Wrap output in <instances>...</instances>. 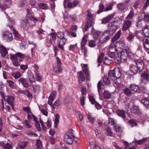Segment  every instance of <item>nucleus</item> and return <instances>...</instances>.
<instances>
[{"label":"nucleus","instance_id":"9b49d317","mask_svg":"<svg viewBox=\"0 0 149 149\" xmlns=\"http://www.w3.org/2000/svg\"><path fill=\"white\" fill-rule=\"evenodd\" d=\"M63 137L64 141L67 144L71 145L73 142V139L68 135L65 134Z\"/></svg>","mask_w":149,"mask_h":149},{"label":"nucleus","instance_id":"0e129e2a","mask_svg":"<svg viewBox=\"0 0 149 149\" xmlns=\"http://www.w3.org/2000/svg\"><path fill=\"white\" fill-rule=\"evenodd\" d=\"M17 58H20L21 59H23L25 58V55L24 54H22L20 52H17Z\"/></svg>","mask_w":149,"mask_h":149},{"label":"nucleus","instance_id":"09e8293b","mask_svg":"<svg viewBox=\"0 0 149 149\" xmlns=\"http://www.w3.org/2000/svg\"><path fill=\"white\" fill-rule=\"evenodd\" d=\"M36 146L37 148L36 149H40L42 147L41 142L39 139L36 140Z\"/></svg>","mask_w":149,"mask_h":149},{"label":"nucleus","instance_id":"a878e982","mask_svg":"<svg viewBox=\"0 0 149 149\" xmlns=\"http://www.w3.org/2000/svg\"><path fill=\"white\" fill-rule=\"evenodd\" d=\"M142 31V33L144 35L145 37L149 38V29L148 28V26L146 25V26L143 27Z\"/></svg>","mask_w":149,"mask_h":149},{"label":"nucleus","instance_id":"2f4dec72","mask_svg":"<svg viewBox=\"0 0 149 149\" xmlns=\"http://www.w3.org/2000/svg\"><path fill=\"white\" fill-rule=\"evenodd\" d=\"M121 35V32L120 30L119 31L114 35L111 39L112 42H114L116 40H118L120 37Z\"/></svg>","mask_w":149,"mask_h":149},{"label":"nucleus","instance_id":"f257e3e1","mask_svg":"<svg viewBox=\"0 0 149 149\" xmlns=\"http://www.w3.org/2000/svg\"><path fill=\"white\" fill-rule=\"evenodd\" d=\"M111 30L113 29L108 28L102 34L100 38V41L101 43H104L110 39V36L113 34V33Z\"/></svg>","mask_w":149,"mask_h":149},{"label":"nucleus","instance_id":"f8f14e48","mask_svg":"<svg viewBox=\"0 0 149 149\" xmlns=\"http://www.w3.org/2000/svg\"><path fill=\"white\" fill-rule=\"evenodd\" d=\"M18 81L19 84L21 83L23 86L25 88H28L29 86V84L26 81V79L20 78L18 80Z\"/></svg>","mask_w":149,"mask_h":149},{"label":"nucleus","instance_id":"7c9ffc66","mask_svg":"<svg viewBox=\"0 0 149 149\" xmlns=\"http://www.w3.org/2000/svg\"><path fill=\"white\" fill-rule=\"evenodd\" d=\"M128 123L132 127L136 126L138 125L137 121L135 119H132L129 120L128 121Z\"/></svg>","mask_w":149,"mask_h":149},{"label":"nucleus","instance_id":"20e7f679","mask_svg":"<svg viewBox=\"0 0 149 149\" xmlns=\"http://www.w3.org/2000/svg\"><path fill=\"white\" fill-rule=\"evenodd\" d=\"M132 21L130 19H126L123 24V26L122 28V31H125L128 30L132 25Z\"/></svg>","mask_w":149,"mask_h":149},{"label":"nucleus","instance_id":"ea45409f","mask_svg":"<svg viewBox=\"0 0 149 149\" xmlns=\"http://www.w3.org/2000/svg\"><path fill=\"white\" fill-rule=\"evenodd\" d=\"M55 118L54 126L55 127H56L59 122V115L58 113L56 114L55 115Z\"/></svg>","mask_w":149,"mask_h":149},{"label":"nucleus","instance_id":"72a5a7b5","mask_svg":"<svg viewBox=\"0 0 149 149\" xmlns=\"http://www.w3.org/2000/svg\"><path fill=\"white\" fill-rule=\"evenodd\" d=\"M134 15V10L132 8H131V9L129 13L126 17V19L132 20Z\"/></svg>","mask_w":149,"mask_h":149},{"label":"nucleus","instance_id":"c85d7f7f","mask_svg":"<svg viewBox=\"0 0 149 149\" xmlns=\"http://www.w3.org/2000/svg\"><path fill=\"white\" fill-rule=\"evenodd\" d=\"M122 91L125 95L128 97H130L132 95V92L130 88L126 87L123 89Z\"/></svg>","mask_w":149,"mask_h":149},{"label":"nucleus","instance_id":"bb28decb","mask_svg":"<svg viewBox=\"0 0 149 149\" xmlns=\"http://www.w3.org/2000/svg\"><path fill=\"white\" fill-rule=\"evenodd\" d=\"M144 25H145V26L146 25V24H145L144 20L139 19V16L138 18V21L137 22L136 24L137 27L139 28H141L144 26Z\"/></svg>","mask_w":149,"mask_h":149},{"label":"nucleus","instance_id":"4be33fe9","mask_svg":"<svg viewBox=\"0 0 149 149\" xmlns=\"http://www.w3.org/2000/svg\"><path fill=\"white\" fill-rule=\"evenodd\" d=\"M116 113L119 116L121 117L125 120L126 116L125 112L124 111L118 109L116 110Z\"/></svg>","mask_w":149,"mask_h":149},{"label":"nucleus","instance_id":"13d9d810","mask_svg":"<svg viewBox=\"0 0 149 149\" xmlns=\"http://www.w3.org/2000/svg\"><path fill=\"white\" fill-rule=\"evenodd\" d=\"M106 130L107 132V134L108 136H112L113 133L111 131V129L109 127H107L106 129Z\"/></svg>","mask_w":149,"mask_h":149},{"label":"nucleus","instance_id":"49530a36","mask_svg":"<svg viewBox=\"0 0 149 149\" xmlns=\"http://www.w3.org/2000/svg\"><path fill=\"white\" fill-rule=\"evenodd\" d=\"M147 140V138H144L143 139L136 141H135V143L136 144H138V145H140L141 144L143 143H144Z\"/></svg>","mask_w":149,"mask_h":149},{"label":"nucleus","instance_id":"79ce46f5","mask_svg":"<svg viewBox=\"0 0 149 149\" xmlns=\"http://www.w3.org/2000/svg\"><path fill=\"white\" fill-rule=\"evenodd\" d=\"M15 100V98L12 96H9L8 97L6 101L8 102V104H13L14 101Z\"/></svg>","mask_w":149,"mask_h":149},{"label":"nucleus","instance_id":"69168bd1","mask_svg":"<svg viewBox=\"0 0 149 149\" xmlns=\"http://www.w3.org/2000/svg\"><path fill=\"white\" fill-rule=\"evenodd\" d=\"M35 126L37 129L39 131H40L41 130V129L40 126V124L39 122L37 121L35 123Z\"/></svg>","mask_w":149,"mask_h":149},{"label":"nucleus","instance_id":"de8ad7c7","mask_svg":"<svg viewBox=\"0 0 149 149\" xmlns=\"http://www.w3.org/2000/svg\"><path fill=\"white\" fill-rule=\"evenodd\" d=\"M96 45V42L93 40H91L88 42V46L90 47H94Z\"/></svg>","mask_w":149,"mask_h":149},{"label":"nucleus","instance_id":"f3484780","mask_svg":"<svg viewBox=\"0 0 149 149\" xmlns=\"http://www.w3.org/2000/svg\"><path fill=\"white\" fill-rule=\"evenodd\" d=\"M28 76L29 78V82L32 84L35 81L33 74L31 70H29L27 72Z\"/></svg>","mask_w":149,"mask_h":149},{"label":"nucleus","instance_id":"f03ea898","mask_svg":"<svg viewBox=\"0 0 149 149\" xmlns=\"http://www.w3.org/2000/svg\"><path fill=\"white\" fill-rule=\"evenodd\" d=\"M6 15L7 16V17L8 18V22L9 23L7 24V26L9 27L11 30L13 31V32L14 34L15 37L17 38H19L20 37V35L14 29L13 25L15 24V22L11 18H9V16H8L6 12H4Z\"/></svg>","mask_w":149,"mask_h":149},{"label":"nucleus","instance_id":"4c0bfd02","mask_svg":"<svg viewBox=\"0 0 149 149\" xmlns=\"http://www.w3.org/2000/svg\"><path fill=\"white\" fill-rule=\"evenodd\" d=\"M11 75L15 79H18L21 76V73L19 71L13 72L11 73Z\"/></svg>","mask_w":149,"mask_h":149},{"label":"nucleus","instance_id":"c03bdc74","mask_svg":"<svg viewBox=\"0 0 149 149\" xmlns=\"http://www.w3.org/2000/svg\"><path fill=\"white\" fill-rule=\"evenodd\" d=\"M92 26V22L91 21H88L87 22L85 26V30L86 31H88V29Z\"/></svg>","mask_w":149,"mask_h":149},{"label":"nucleus","instance_id":"39448f33","mask_svg":"<svg viewBox=\"0 0 149 149\" xmlns=\"http://www.w3.org/2000/svg\"><path fill=\"white\" fill-rule=\"evenodd\" d=\"M135 64L139 70V72H141L144 69V63L141 60H135Z\"/></svg>","mask_w":149,"mask_h":149},{"label":"nucleus","instance_id":"412c9836","mask_svg":"<svg viewBox=\"0 0 149 149\" xmlns=\"http://www.w3.org/2000/svg\"><path fill=\"white\" fill-rule=\"evenodd\" d=\"M141 80L148 81L149 80V74L147 72H144L142 73L141 75Z\"/></svg>","mask_w":149,"mask_h":149},{"label":"nucleus","instance_id":"c9c22d12","mask_svg":"<svg viewBox=\"0 0 149 149\" xmlns=\"http://www.w3.org/2000/svg\"><path fill=\"white\" fill-rule=\"evenodd\" d=\"M103 96L104 99H108L111 97V94L108 91L105 90L103 93Z\"/></svg>","mask_w":149,"mask_h":149},{"label":"nucleus","instance_id":"864d4df0","mask_svg":"<svg viewBox=\"0 0 149 149\" xmlns=\"http://www.w3.org/2000/svg\"><path fill=\"white\" fill-rule=\"evenodd\" d=\"M35 76L36 77V79L38 81H41L42 78L40 74L38 72H35Z\"/></svg>","mask_w":149,"mask_h":149},{"label":"nucleus","instance_id":"1a4fd4ad","mask_svg":"<svg viewBox=\"0 0 149 149\" xmlns=\"http://www.w3.org/2000/svg\"><path fill=\"white\" fill-rule=\"evenodd\" d=\"M56 93L55 91H54L49 96L48 104L51 106L53 101L54 100L56 96Z\"/></svg>","mask_w":149,"mask_h":149},{"label":"nucleus","instance_id":"b1692460","mask_svg":"<svg viewBox=\"0 0 149 149\" xmlns=\"http://www.w3.org/2000/svg\"><path fill=\"white\" fill-rule=\"evenodd\" d=\"M115 14L113 13L112 14L109 15L107 17L104 18L102 20V23L106 24L109 22L110 19L112 18L114 16Z\"/></svg>","mask_w":149,"mask_h":149},{"label":"nucleus","instance_id":"a211bd4d","mask_svg":"<svg viewBox=\"0 0 149 149\" xmlns=\"http://www.w3.org/2000/svg\"><path fill=\"white\" fill-rule=\"evenodd\" d=\"M121 80L116 79V80H113V83L114 86L116 88H123L124 86V85L121 82Z\"/></svg>","mask_w":149,"mask_h":149},{"label":"nucleus","instance_id":"6e6d98bb","mask_svg":"<svg viewBox=\"0 0 149 149\" xmlns=\"http://www.w3.org/2000/svg\"><path fill=\"white\" fill-rule=\"evenodd\" d=\"M10 59L12 60L15 61L18 60L17 55V53L15 54H10Z\"/></svg>","mask_w":149,"mask_h":149},{"label":"nucleus","instance_id":"0eeeda50","mask_svg":"<svg viewBox=\"0 0 149 149\" xmlns=\"http://www.w3.org/2000/svg\"><path fill=\"white\" fill-rule=\"evenodd\" d=\"M129 71L134 74L139 72V70L135 64H131L130 65Z\"/></svg>","mask_w":149,"mask_h":149},{"label":"nucleus","instance_id":"3c124183","mask_svg":"<svg viewBox=\"0 0 149 149\" xmlns=\"http://www.w3.org/2000/svg\"><path fill=\"white\" fill-rule=\"evenodd\" d=\"M26 145L27 142L24 141L19 143L18 144V146L21 149H23L26 147Z\"/></svg>","mask_w":149,"mask_h":149},{"label":"nucleus","instance_id":"4d7b16f0","mask_svg":"<svg viewBox=\"0 0 149 149\" xmlns=\"http://www.w3.org/2000/svg\"><path fill=\"white\" fill-rule=\"evenodd\" d=\"M134 35L130 33L127 38V40L129 42L132 41L134 39Z\"/></svg>","mask_w":149,"mask_h":149},{"label":"nucleus","instance_id":"a19ab883","mask_svg":"<svg viewBox=\"0 0 149 149\" xmlns=\"http://www.w3.org/2000/svg\"><path fill=\"white\" fill-rule=\"evenodd\" d=\"M99 9L97 12V14H99L104 10V6L102 3H100L99 5Z\"/></svg>","mask_w":149,"mask_h":149},{"label":"nucleus","instance_id":"423d86ee","mask_svg":"<svg viewBox=\"0 0 149 149\" xmlns=\"http://www.w3.org/2000/svg\"><path fill=\"white\" fill-rule=\"evenodd\" d=\"M140 20H143L147 22L149 21V14L146 13L145 12L143 11L139 15Z\"/></svg>","mask_w":149,"mask_h":149},{"label":"nucleus","instance_id":"603ef678","mask_svg":"<svg viewBox=\"0 0 149 149\" xmlns=\"http://www.w3.org/2000/svg\"><path fill=\"white\" fill-rule=\"evenodd\" d=\"M64 32L60 31L57 33L56 36L59 39H61L64 38Z\"/></svg>","mask_w":149,"mask_h":149},{"label":"nucleus","instance_id":"5fc2aeb1","mask_svg":"<svg viewBox=\"0 0 149 149\" xmlns=\"http://www.w3.org/2000/svg\"><path fill=\"white\" fill-rule=\"evenodd\" d=\"M104 54L103 53H102L99 56L97 61L99 63H101L102 61V60L104 57Z\"/></svg>","mask_w":149,"mask_h":149},{"label":"nucleus","instance_id":"6e6552de","mask_svg":"<svg viewBox=\"0 0 149 149\" xmlns=\"http://www.w3.org/2000/svg\"><path fill=\"white\" fill-rule=\"evenodd\" d=\"M3 37L4 40L7 41H9L13 39V36L11 33L8 32H5L3 34Z\"/></svg>","mask_w":149,"mask_h":149},{"label":"nucleus","instance_id":"aec40b11","mask_svg":"<svg viewBox=\"0 0 149 149\" xmlns=\"http://www.w3.org/2000/svg\"><path fill=\"white\" fill-rule=\"evenodd\" d=\"M141 102L145 107L149 108V99L148 98L145 97L143 98L141 100Z\"/></svg>","mask_w":149,"mask_h":149},{"label":"nucleus","instance_id":"680f3d73","mask_svg":"<svg viewBox=\"0 0 149 149\" xmlns=\"http://www.w3.org/2000/svg\"><path fill=\"white\" fill-rule=\"evenodd\" d=\"M115 130L116 132H120L122 131V129L119 126L117 125L114 127Z\"/></svg>","mask_w":149,"mask_h":149},{"label":"nucleus","instance_id":"e2e57ef3","mask_svg":"<svg viewBox=\"0 0 149 149\" xmlns=\"http://www.w3.org/2000/svg\"><path fill=\"white\" fill-rule=\"evenodd\" d=\"M87 118L89 120V122H90L91 123H93L94 122L95 120V118L91 117V115L88 114Z\"/></svg>","mask_w":149,"mask_h":149},{"label":"nucleus","instance_id":"2eb2a0df","mask_svg":"<svg viewBox=\"0 0 149 149\" xmlns=\"http://www.w3.org/2000/svg\"><path fill=\"white\" fill-rule=\"evenodd\" d=\"M27 14L26 15V17L27 18L29 19L31 21H33L34 23H36L38 21L37 19L35 18L33 16H31V14L30 12V10L29 8L27 9Z\"/></svg>","mask_w":149,"mask_h":149},{"label":"nucleus","instance_id":"338daca9","mask_svg":"<svg viewBox=\"0 0 149 149\" xmlns=\"http://www.w3.org/2000/svg\"><path fill=\"white\" fill-rule=\"evenodd\" d=\"M95 134L97 137L100 138L102 136L101 133L100 131L96 130L95 131Z\"/></svg>","mask_w":149,"mask_h":149},{"label":"nucleus","instance_id":"5701e85b","mask_svg":"<svg viewBox=\"0 0 149 149\" xmlns=\"http://www.w3.org/2000/svg\"><path fill=\"white\" fill-rule=\"evenodd\" d=\"M0 146L2 147L4 149H11L12 147V145L8 143H5L3 142L0 143Z\"/></svg>","mask_w":149,"mask_h":149},{"label":"nucleus","instance_id":"8fccbe9b","mask_svg":"<svg viewBox=\"0 0 149 149\" xmlns=\"http://www.w3.org/2000/svg\"><path fill=\"white\" fill-rule=\"evenodd\" d=\"M82 52L83 53L84 57L87 56L88 51L87 48L85 47H81Z\"/></svg>","mask_w":149,"mask_h":149},{"label":"nucleus","instance_id":"774afa93","mask_svg":"<svg viewBox=\"0 0 149 149\" xmlns=\"http://www.w3.org/2000/svg\"><path fill=\"white\" fill-rule=\"evenodd\" d=\"M39 6L41 9H45L47 8V5L43 3H41L38 5Z\"/></svg>","mask_w":149,"mask_h":149},{"label":"nucleus","instance_id":"cd10ccee","mask_svg":"<svg viewBox=\"0 0 149 149\" xmlns=\"http://www.w3.org/2000/svg\"><path fill=\"white\" fill-rule=\"evenodd\" d=\"M57 68L58 71L60 72H61L62 71V69L61 66L62 63L61 60L58 57H56Z\"/></svg>","mask_w":149,"mask_h":149},{"label":"nucleus","instance_id":"dca6fc26","mask_svg":"<svg viewBox=\"0 0 149 149\" xmlns=\"http://www.w3.org/2000/svg\"><path fill=\"white\" fill-rule=\"evenodd\" d=\"M130 111L131 112L139 114L140 113L139 108L138 106L133 105L130 108Z\"/></svg>","mask_w":149,"mask_h":149},{"label":"nucleus","instance_id":"e433bc0d","mask_svg":"<svg viewBox=\"0 0 149 149\" xmlns=\"http://www.w3.org/2000/svg\"><path fill=\"white\" fill-rule=\"evenodd\" d=\"M107 55L111 58H114L116 56L115 53L113 51L111 50L107 51Z\"/></svg>","mask_w":149,"mask_h":149},{"label":"nucleus","instance_id":"58836bf2","mask_svg":"<svg viewBox=\"0 0 149 149\" xmlns=\"http://www.w3.org/2000/svg\"><path fill=\"white\" fill-rule=\"evenodd\" d=\"M103 81L104 84L106 85L110 84L111 83L109 77L106 75H104V76Z\"/></svg>","mask_w":149,"mask_h":149},{"label":"nucleus","instance_id":"a18cd8bd","mask_svg":"<svg viewBox=\"0 0 149 149\" xmlns=\"http://www.w3.org/2000/svg\"><path fill=\"white\" fill-rule=\"evenodd\" d=\"M115 78L116 79L121 80L120 76H121V74L119 70H115Z\"/></svg>","mask_w":149,"mask_h":149},{"label":"nucleus","instance_id":"052dcab7","mask_svg":"<svg viewBox=\"0 0 149 149\" xmlns=\"http://www.w3.org/2000/svg\"><path fill=\"white\" fill-rule=\"evenodd\" d=\"M66 41V39L65 38L60 39L58 40L57 42L58 44H60L62 45H64Z\"/></svg>","mask_w":149,"mask_h":149},{"label":"nucleus","instance_id":"473e14b6","mask_svg":"<svg viewBox=\"0 0 149 149\" xmlns=\"http://www.w3.org/2000/svg\"><path fill=\"white\" fill-rule=\"evenodd\" d=\"M61 104V102L59 100H57L55 102L53 105L52 104L51 106H50L52 107L53 109H58L59 106H60Z\"/></svg>","mask_w":149,"mask_h":149},{"label":"nucleus","instance_id":"9d476101","mask_svg":"<svg viewBox=\"0 0 149 149\" xmlns=\"http://www.w3.org/2000/svg\"><path fill=\"white\" fill-rule=\"evenodd\" d=\"M129 88L131 89V91H133L137 93H141V91L139 86L135 84H131L129 86Z\"/></svg>","mask_w":149,"mask_h":149},{"label":"nucleus","instance_id":"4468645a","mask_svg":"<svg viewBox=\"0 0 149 149\" xmlns=\"http://www.w3.org/2000/svg\"><path fill=\"white\" fill-rule=\"evenodd\" d=\"M21 25L24 29L27 30L30 24L27 19H24L22 21Z\"/></svg>","mask_w":149,"mask_h":149},{"label":"nucleus","instance_id":"393cba45","mask_svg":"<svg viewBox=\"0 0 149 149\" xmlns=\"http://www.w3.org/2000/svg\"><path fill=\"white\" fill-rule=\"evenodd\" d=\"M115 69L110 70L108 73V77H110L112 80H116L115 78Z\"/></svg>","mask_w":149,"mask_h":149},{"label":"nucleus","instance_id":"c756f323","mask_svg":"<svg viewBox=\"0 0 149 149\" xmlns=\"http://www.w3.org/2000/svg\"><path fill=\"white\" fill-rule=\"evenodd\" d=\"M118 8L119 10L123 11H125L127 10V6L124 5V3H120L117 5Z\"/></svg>","mask_w":149,"mask_h":149},{"label":"nucleus","instance_id":"7ed1b4c3","mask_svg":"<svg viewBox=\"0 0 149 149\" xmlns=\"http://www.w3.org/2000/svg\"><path fill=\"white\" fill-rule=\"evenodd\" d=\"M120 58L117 57L115 59V61L116 62L117 61L118 63L120 61L122 62H126L128 60L127 53H124V52H121L120 53Z\"/></svg>","mask_w":149,"mask_h":149},{"label":"nucleus","instance_id":"ddd939ff","mask_svg":"<svg viewBox=\"0 0 149 149\" xmlns=\"http://www.w3.org/2000/svg\"><path fill=\"white\" fill-rule=\"evenodd\" d=\"M78 79L79 83L84 81L85 80V77L83 73L81 71L78 72L77 73Z\"/></svg>","mask_w":149,"mask_h":149},{"label":"nucleus","instance_id":"bf43d9fd","mask_svg":"<svg viewBox=\"0 0 149 149\" xmlns=\"http://www.w3.org/2000/svg\"><path fill=\"white\" fill-rule=\"evenodd\" d=\"M89 99L92 104H95L97 102L93 97L89 95Z\"/></svg>","mask_w":149,"mask_h":149},{"label":"nucleus","instance_id":"f704fd0d","mask_svg":"<svg viewBox=\"0 0 149 149\" xmlns=\"http://www.w3.org/2000/svg\"><path fill=\"white\" fill-rule=\"evenodd\" d=\"M87 36L86 35L83 37L81 43V47H85L87 42Z\"/></svg>","mask_w":149,"mask_h":149},{"label":"nucleus","instance_id":"6ab92c4d","mask_svg":"<svg viewBox=\"0 0 149 149\" xmlns=\"http://www.w3.org/2000/svg\"><path fill=\"white\" fill-rule=\"evenodd\" d=\"M0 53L3 57L5 56L8 53L6 47L3 45H0Z\"/></svg>","mask_w":149,"mask_h":149},{"label":"nucleus","instance_id":"37998d69","mask_svg":"<svg viewBox=\"0 0 149 149\" xmlns=\"http://www.w3.org/2000/svg\"><path fill=\"white\" fill-rule=\"evenodd\" d=\"M144 48L147 50H149V41L147 39H146L143 42Z\"/></svg>","mask_w":149,"mask_h":149}]
</instances>
